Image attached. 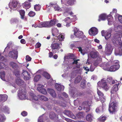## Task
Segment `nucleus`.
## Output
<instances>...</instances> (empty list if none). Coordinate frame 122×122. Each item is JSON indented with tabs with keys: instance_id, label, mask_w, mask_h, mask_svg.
Returning a JSON list of instances; mask_svg holds the SVG:
<instances>
[{
	"instance_id": "obj_1",
	"label": "nucleus",
	"mask_w": 122,
	"mask_h": 122,
	"mask_svg": "<svg viewBox=\"0 0 122 122\" xmlns=\"http://www.w3.org/2000/svg\"><path fill=\"white\" fill-rule=\"evenodd\" d=\"M111 62H109L107 63L104 62L100 65L103 69L105 70L110 71H114L117 70L119 67V65H114L110 66L112 65Z\"/></svg>"
},
{
	"instance_id": "obj_2",
	"label": "nucleus",
	"mask_w": 122,
	"mask_h": 122,
	"mask_svg": "<svg viewBox=\"0 0 122 122\" xmlns=\"http://www.w3.org/2000/svg\"><path fill=\"white\" fill-rule=\"evenodd\" d=\"M54 8L56 11H61L63 10V15L65 16H67L69 15H71L73 14V12L71 11V9L68 8L66 6L64 7H62L61 9L60 8L58 5L56 4Z\"/></svg>"
},
{
	"instance_id": "obj_3",
	"label": "nucleus",
	"mask_w": 122,
	"mask_h": 122,
	"mask_svg": "<svg viewBox=\"0 0 122 122\" xmlns=\"http://www.w3.org/2000/svg\"><path fill=\"white\" fill-rule=\"evenodd\" d=\"M97 87L99 88H102L106 91L108 90L109 88V86L106 81L104 79H102L101 81L98 82Z\"/></svg>"
},
{
	"instance_id": "obj_4",
	"label": "nucleus",
	"mask_w": 122,
	"mask_h": 122,
	"mask_svg": "<svg viewBox=\"0 0 122 122\" xmlns=\"http://www.w3.org/2000/svg\"><path fill=\"white\" fill-rule=\"evenodd\" d=\"M122 37V33L119 32L116 33L113 36L112 39V42L114 44L115 43H117L121 42V38Z\"/></svg>"
},
{
	"instance_id": "obj_5",
	"label": "nucleus",
	"mask_w": 122,
	"mask_h": 122,
	"mask_svg": "<svg viewBox=\"0 0 122 122\" xmlns=\"http://www.w3.org/2000/svg\"><path fill=\"white\" fill-rule=\"evenodd\" d=\"M98 87H97V93L99 97V99L95 97V99L98 101L99 100L102 103L104 102L106 100V97L104 96V93L98 89Z\"/></svg>"
},
{
	"instance_id": "obj_6",
	"label": "nucleus",
	"mask_w": 122,
	"mask_h": 122,
	"mask_svg": "<svg viewBox=\"0 0 122 122\" xmlns=\"http://www.w3.org/2000/svg\"><path fill=\"white\" fill-rule=\"evenodd\" d=\"M58 41L57 40H55L51 45V47L53 49L52 52L54 53H56L58 51L57 50H56L55 51L54 50L55 49H57L59 48H60L59 46L60 45H61V42H59L58 43H57Z\"/></svg>"
},
{
	"instance_id": "obj_7",
	"label": "nucleus",
	"mask_w": 122,
	"mask_h": 122,
	"mask_svg": "<svg viewBox=\"0 0 122 122\" xmlns=\"http://www.w3.org/2000/svg\"><path fill=\"white\" fill-rule=\"evenodd\" d=\"M90 102H83L82 104V107L81 106H80L78 109L79 110H81L83 109L86 112L89 111L90 110Z\"/></svg>"
},
{
	"instance_id": "obj_8",
	"label": "nucleus",
	"mask_w": 122,
	"mask_h": 122,
	"mask_svg": "<svg viewBox=\"0 0 122 122\" xmlns=\"http://www.w3.org/2000/svg\"><path fill=\"white\" fill-rule=\"evenodd\" d=\"M18 92V97L20 99L23 100L26 99V91L24 88L20 89Z\"/></svg>"
},
{
	"instance_id": "obj_9",
	"label": "nucleus",
	"mask_w": 122,
	"mask_h": 122,
	"mask_svg": "<svg viewBox=\"0 0 122 122\" xmlns=\"http://www.w3.org/2000/svg\"><path fill=\"white\" fill-rule=\"evenodd\" d=\"M113 49L112 46L110 44H107L106 46L105 51V54L107 56L110 55L112 52Z\"/></svg>"
},
{
	"instance_id": "obj_10",
	"label": "nucleus",
	"mask_w": 122,
	"mask_h": 122,
	"mask_svg": "<svg viewBox=\"0 0 122 122\" xmlns=\"http://www.w3.org/2000/svg\"><path fill=\"white\" fill-rule=\"evenodd\" d=\"M14 74L15 76L18 78L16 79V81L17 84L19 86H21L22 85H24L25 83L23 80H21L20 78V73L19 71H18L16 72H14Z\"/></svg>"
},
{
	"instance_id": "obj_11",
	"label": "nucleus",
	"mask_w": 122,
	"mask_h": 122,
	"mask_svg": "<svg viewBox=\"0 0 122 122\" xmlns=\"http://www.w3.org/2000/svg\"><path fill=\"white\" fill-rule=\"evenodd\" d=\"M73 31L74 32V34L75 36L79 38L82 37L83 34L82 32L79 31V29L75 27H73Z\"/></svg>"
},
{
	"instance_id": "obj_12",
	"label": "nucleus",
	"mask_w": 122,
	"mask_h": 122,
	"mask_svg": "<svg viewBox=\"0 0 122 122\" xmlns=\"http://www.w3.org/2000/svg\"><path fill=\"white\" fill-rule=\"evenodd\" d=\"M8 56L10 57L16 59L18 56V52L16 50H12L9 52Z\"/></svg>"
},
{
	"instance_id": "obj_13",
	"label": "nucleus",
	"mask_w": 122,
	"mask_h": 122,
	"mask_svg": "<svg viewBox=\"0 0 122 122\" xmlns=\"http://www.w3.org/2000/svg\"><path fill=\"white\" fill-rule=\"evenodd\" d=\"M116 103L114 102L109 103V110L110 113H113L115 111Z\"/></svg>"
},
{
	"instance_id": "obj_14",
	"label": "nucleus",
	"mask_w": 122,
	"mask_h": 122,
	"mask_svg": "<svg viewBox=\"0 0 122 122\" xmlns=\"http://www.w3.org/2000/svg\"><path fill=\"white\" fill-rule=\"evenodd\" d=\"M118 83L115 85L112 88L111 91V97L113 96L114 94H115L118 90V86L119 84Z\"/></svg>"
},
{
	"instance_id": "obj_15",
	"label": "nucleus",
	"mask_w": 122,
	"mask_h": 122,
	"mask_svg": "<svg viewBox=\"0 0 122 122\" xmlns=\"http://www.w3.org/2000/svg\"><path fill=\"white\" fill-rule=\"evenodd\" d=\"M97 29L95 27H92L89 30V33L91 36H94L98 33Z\"/></svg>"
},
{
	"instance_id": "obj_16",
	"label": "nucleus",
	"mask_w": 122,
	"mask_h": 122,
	"mask_svg": "<svg viewBox=\"0 0 122 122\" xmlns=\"http://www.w3.org/2000/svg\"><path fill=\"white\" fill-rule=\"evenodd\" d=\"M43 86L41 84H39L37 88V90L42 93L46 94L47 92L46 89L43 88Z\"/></svg>"
},
{
	"instance_id": "obj_17",
	"label": "nucleus",
	"mask_w": 122,
	"mask_h": 122,
	"mask_svg": "<svg viewBox=\"0 0 122 122\" xmlns=\"http://www.w3.org/2000/svg\"><path fill=\"white\" fill-rule=\"evenodd\" d=\"M48 22L49 27L50 28L56 24L58 22V21L56 19H54Z\"/></svg>"
},
{
	"instance_id": "obj_18",
	"label": "nucleus",
	"mask_w": 122,
	"mask_h": 122,
	"mask_svg": "<svg viewBox=\"0 0 122 122\" xmlns=\"http://www.w3.org/2000/svg\"><path fill=\"white\" fill-rule=\"evenodd\" d=\"M64 113L65 114L73 119H75L76 118L75 116L74 115L72 112L70 111L65 110Z\"/></svg>"
},
{
	"instance_id": "obj_19",
	"label": "nucleus",
	"mask_w": 122,
	"mask_h": 122,
	"mask_svg": "<svg viewBox=\"0 0 122 122\" xmlns=\"http://www.w3.org/2000/svg\"><path fill=\"white\" fill-rule=\"evenodd\" d=\"M39 28H49L48 21L41 22L39 23Z\"/></svg>"
},
{
	"instance_id": "obj_20",
	"label": "nucleus",
	"mask_w": 122,
	"mask_h": 122,
	"mask_svg": "<svg viewBox=\"0 0 122 122\" xmlns=\"http://www.w3.org/2000/svg\"><path fill=\"white\" fill-rule=\"evenodd\" d=\"M90 55L91 57L92 58L101 57L99 56V53L97 51L91 52L90 53Z\"/></svg>"
},
{
	"instance_id": "obj_21",
	"label": "nucleus",
	"mask_w": 122,
	"mask_h": 122,
	"mask_svg": "<svg viewBox=\"0 0 122 122\" xmlns=\"http://www.w3.org/2000/svg\"><path fill=\"white\" fill-rule=\"evenodd\" d=\"M55 87L57 90L59 91H63L64 88V86L58 83H56L55 84Z\"/></svg>"
},
{
	"instance_id": "obj_22",
	"label": "nucleus",
	"mask_w": 122,
	"mask_h": 122,
	"mask_svg": "<svg viewBox=\"0 0 122 122\" xmlns=\"http://www.w3.org/2000/svg\"><path fill=\"white\" fill-rule=\"evenodd\" d=\"M55 87L57 90L59 91H63L64 88V86L58 83H56L55 84Z\"/></svg>"
},
{
	"instance_id": "obj_23",
	"label": "nucleus",
	"mask_w": 122,
	"mask_h": 122,
	"mask_svg": "<svg viewBox=\"0 0 122 122\" xmlns=\"http://www.w3.org/2000/svg\"><path fill=\"white\" fill-rule=\"evenodd\" d=\"M115 54L116 56H121L122 55V50L121 48H116L115 51Z\"/></svg>"
},
{
	"instance_id": "obj_24",
	"label": "nucleus",
	"mask_w": 122,
	"mask_h": 122,
	"mask_svg": "<svg viewBox=\"0 0 122 122\" xmlns=\"http://www.w3.org/2000/svg\"><path fill=\"white\" fill-rule=\"evenodd\" d=\"M10 65L11 66L13 69L15 70L14 71V72H16L17 71H18L17 70V68L18 67V65L14 62L12 61L11 62L10 64Z\"/></svg>"
},
{
	"instance_id": "obj_25",
	"label": "nucleus",
	"mask_w": 122,
	"mask_h": 122,
	"mask_svg": "<svg viewBox=\"0 0 122 122\" xmlns=\"http://www.w3.org/2000/svg\"><path fill=\"white\" fill-rule=\"evenodd\" d=\"M105 106L104 104H103L102 106H100L97 107L96 109V112H97L101 113L103 112V110L104 109V107Z\"/></svg>"
},
{
	"instance_id": "obj_26",
	"label": "nucleus",
	"mask_w": 122,
	"mask_h": 122,
	"mask_svg": "<svg viewBox=\"0 0 122 122\" xmlns=\"http://www.w3.org/2000/svg\"><path fill=\"white\" fill-rule=\"evenodd\" d=\"M47 91L51 96L53 97H55L56 96V94L55 91L52 89H48Z\"/></svg>"
},
{
	"instance_id": "obj_27",
	"label": "nucleus",
	"mask_w": 122,
	"mask_h": 122,
	"mask_svg": "<svg viewBox=\"0 0 122 122\" xmlns=\"http://www.w3.org/2000/svg\"><path fill=\"white\" fill-rule=\"evenodd\" d=\"M52 34L53 36L57 37L60 33H59L58 30L56 28H54L52 29Z\"/></svg>"
},
{
	"instance_id": "obj_28",
	"label": "nucleus",
	"mask_w": 122,
	"mask_h": 122,
	"mask_svg": "<svg viewBox=\"0 0 122 122\" xmlns=\"http://www.w3.org/2000/svg\"><path fill=\"white\" fill-rule=\"evenodd\" d=\"M107 80V81L111 84L112 85L117 82V81L112 79V78L111 77H108Z\"/></svg>"
},
{
	"instance_id": "obj_29",
	"label": "nucleus",
	"mask_w": 122,
	"mask_h": 122,
	"mask_svg": "<svg viewBox=\"0 0 122 122\" xmlns=\"http://www.w3.org/2000/svg\"><path fill=\"white\" fill-rule=\"evenodd\" d=\"M23 8L26 10L28 9L30 7V3L29 2L26 1L22 5Z\"/></svg>"
},
{
	"instance_id": "obj_30",
	"label": "nucleus",
	"mask_w": 122,
	"mask_h": 122,
	"mask_svg": "<svg viewBox=\"0 0 122 122\" xmlns=\"http://www.w3.org/2000/svg\"><path fill=\"white\" fill-rule=\"evenodd\" d=\"M111 30H108L106 31L105 36L106 40H107L111 36Z\"/></svg>"
},
{
	"instance_id": "obj_31",
	"label": "nucleus",
	"mask_w": 122,
	"mask_h": 122,
	"mask_svg": "<svg viewBox=\"0 0 122 122\" xmlns=\"http://www.w3.org/2000/svg\"><path fill=\"white\" fill-rule=\"evenodd\" d=\"M31 99L33 101H37L38 100L39 98L38 96H36L35 94L31 93L30 94Z\"/></svg>"
},
{
	"instance_id": "obj_32",
	"label": "nucleus",
	"mask_w": 122,
	"mask_h": 122,
	"mask_svg": "<svg viewBox=\"0 0 122 122\" xmlns=\"http://www.w3.org/2000/svg\"><path fill=\"white\" fill-rule=\"evenodd\" d=\"M107 19L108 21V24L109 25H111L113 23L112 18L111 15H108L107 17Z\"/></svg>"
},
{
	"instance_id": "obj_33",
	"label": "nucleus",
	"mask_w": 122,
	"mask_h": 122,
	"mask_svg": "<svg viewBox=\"0 0 122 122\" xmlns=\"http://www.w3.org/2000/svg\"><path fill=\"white\" fill-rule=\"evenodd\" d=\"M114 29L116 32L118 31H122V26L121 25H118L116 26L114 25Z\"/></svg>"
},
{
	"instance_id": "obj_34",
	"label": "nucleus",
	"mask_w": 122,
	"mask_h": 122,
	"mask_svg": "<svg viewBox=\"0 0 122 122\" xmlns=\"http://www.w3.org/2000/svg\"><path fill=\"white\" fill-rule=\"evenodd\" d=\"M64 21L67 23L66 25V26L67 27L70 26V23L71 22V20L70 18L69 17L66 18L64 19Z\"/></svg>"
},
{
	"instance_id": "obj_35",
	"label": "nucleus",
	"mask_w": 122,
	"mask_h": 122,
	"mask_svg": "<svg viewBox=\"0 0 122 122\" xmlns=\"http://www.w3.org/2000/svg\"><path fill=\"white\" fill-rule=\"evenodd\" d=\"M0 101L5 102L7 99L8 96L6 94L0 95Z\"/></svg>"
},
{
	"instance_id": "obj_36",
	"label": "nucleus",
	"mask_w": 122,
	"mask_h": 122,
	"mask_svg": "<svg viewBox=\"0 0 122 122\" xmlns=\"http://www.w3.org/2000/svg\"><path fill=\"white\" fill-rule=\"evenodd\" d=\"M101 57H99L97 60L94 61V65L96 66H97L101 63Z\"/></svg>"
},
{
	"instance_id": "obj_37",
	"label": "nucleus",
	"mask_w": 122,
	"mask_h": 122,
	"mask_svg": "<svg viewBox=\"0 0 122 122\" xmlns=\"http://www.w3.org/2000/svg\"><path fill=\"white\" fill-rule=\"evenodd\" d=\"M57 37L59 40L58 41H62L64 39V35L63 34H60Z\"/></svg>"
},
{
	"instance_id": "obj_38",
	"label": "nucleus",
	"mask_w": 122,
	"mask_h": 122,
	"mask_svg": "<svg viewBox=\"0 0 122 122\" xmlns=\"http://www.w3.org/2000/svg\"><path fill=\"white\" fill-rule=\"evenodd\" d=\"M38 97L41 100L47 101L48 100V99L47 97L43 95H38Z\"/></svg>"
},
{
	"instance_id": "obj_39",
	"label": "nucleus",
	"mask_w": 122,
	"mask_h": 122,
	"mask_svg": "<svg viewBox=\"0 0 122 122\" xmlns=\"http://www.w3.org/2000/svg\"><path fill=\"white\" fill-rule=\"evenodd\" d=\"M99 19L98 20L100 21L101 20H106V15L105 14H103L100 15L99 17Z\"/></svg>"
},
{
	"instance_id": "obj_40",
	"label": "nucleus",
	"mask_w": 122,
	"mask_h": 122,
	"mask_svg": "<svg viewBox=\"0 0 122 122\" xmlns=\"http://www.w3.org/2000/svg\"><path fill=\"white\" fill-rule=\"evenodd\" d=\"M82 78V77L80 76H78L75 78L74 81V83L76 84L79 82Z\"/></svg>"
},
{
	"instance_id": "obj_41",
	"label": "nucleus",
	"mask_w": 122,
	"mask_h": 122,
	"mask_svg": "<svg viewBox=\"0 0 122 122\" xmlns=\"http://www.w3.org/2000/svg\"><path fill=\"white\" fill-rule=\"evenodd\" d=\"M93 116L92 114H89L86 117V120L91 122L92 120Z\"/></svg>"
},
{
	"instance_id": "obj_42",
	"label": "nucleus",
	"mask_w": 122,
	"mask_h": 122,
	"mask_svg": "<svg viewBox=\"0 0 122 122\" xmlns=\"http://www.w3.org/2000/svg\"><path fill=\"white\" fill-rule=\"evenodd\" d=\"M64 58L66 60V59H73V55L72 54H69L66 56H65Z\"/></svg>"
},
{
	"instance_id": "obj_43",
	"label": "nucleus",
	"mask_w": 122,
	"mask_h": 122,
	"mask_svg": "<svg viewBox=\"0 0 122 122\" xmlns=\"http://www.w3.org/2000/svg\"><path fill=\"white\" fill-rule=\"evenodd\" d=\"M0 78L3 81H5V73L4 71H1L0 72Z\"/></svg>"
},
{
	"instance_id": "obj_44",
	"label": "nucleus",
	"mask_w": 122,
	"mask_h": 122,
	"mask_svg": "<svg viewBox=\"0 0 122 122\" xmlns=\"http://www.w3.org/2000/svg\"><path fill=\"white\" fill-rule=\"evenodd\" d=\"M6 118L4 114H0V122H3L6 120Z\"/></svg>"
},
{
	"instance_id": "obj_45",
	"label": "nucleus",
	"mask_w": 122,
	"mask_h": 122,
	"mask_svg": "<svg viewBox=\"0 0 122 122\" xmlns=\"http://www.w3.org/2000/svg\"><path fill=\"white\" fill-rule=\"evenodd\" d=\"M19 12L21 16V19H23L24 17L25 11L23 10H19Z\"/></svg>"
},
{
	"instance_id": "obj_46",
	"label": "nucleus",
	"mask_w": 122,
	"mask_h": 122,
	"mask_svg": "<svg viewBox=\"0 0 122 122\" xmlns=\"http://www.w3.org/2000/svg\"><path fill=\"white\" fill-rule=\"evenodd\" d=\"M42 75L47 79H49L50 78V76L46 72H44L43 73Z\"/></svg>"
},
{
	"instance_id": "obj_47",
	"label": "nucleus",
	"mask_w": 122,
	"mask_h": 122,
	"mask_svg": "<svg viewBox=\"0 0 122 122\" xmlns=\"http://www.w3.org/2000/svg\"><path fill=\"white\" fill-rule=\"evenodd\" d=\"M73 60L74 61L73 62V64H75L76 65V67L75 68H78L79 67V66L78 65V62H77L79 60V59H73Z\"/></svg>"
},
{
	"instance_id": "obj_48",
	"label": "nucleus",
	"mask_w": 122,
	"mask_h": 122,
	"mask_svg": "<svg viewBox=\"0 0 122 122\" xmlns=\"http://www.w3.org/2000/svg\"><path fill=\"white\" fill-rule=\"evenodd\" d=\"M106 117L104 116H101L99 118H98V120L99 121L102 122H104L106 119Z\"/></svg>"
},
{
	"instance_id": "obj_49",
	"label": "nucleus",
	"mask_w": 122,
	"mask_h": 122,
	"mask_svg": "<svg viewBox=\"0 0 122 122\" xmlns=\"http://www.w3.org/2000/svg\"><path fill=\"white\" fill-rule=\"evenodd\" d=\"M3 111L9 114L10 113L9 109L7 107L5 106V107L3 109Z\"/></svg>"
},
{
	"instance_id": "obj_50",
	"label": "nucleus",
	"mask_w": 122,
	"mask_h": 122,
	"mask_svg": "<svg viewBox=\"0 0 122 122\" xmlns=\"http://www.w3.org/2000/svg\"><path fill=\"white\" fill-rule=\"evenodd\" d=\"M10 23H17L19 21L17 19H12L10 20Z\"/></svg>"
},
{
	"instance_id": "obj_51",
	"label": "nucleus",
	"mask_w": 122,
	"mask_h": 122,
	"mask_svg": "<svg viewBox=\"0 0 122 122\" xmlns=\"http://www.w3.org/2000/svg\"><path fill=\"white\" fill-rule=\"evenodd\" d=\"M7 65H5L2 62H0V69L6 68L7 67Z\"/></svg>"
},
{
	"instance_id": "obj_52",
	"label": "nucleus",
	"mask_w": 122,
	"mask_h": 122,
	"mask_svg": "<svg viewBox=\"0 0 122 122\" xmlns=\"http://www.w3.org/2000/svg\"><path fill=\"white\" fill-rule=\"evenodd\" d=\"M76 116L78 118H81L83 117L84 115L83 112H80L76 114Z\"/></svg>"
},
{
	"instance_id": "obj_53",
	"label": "nucleus",
	"mask_w": 122,
	"mask_h": 122,
	"mask_svg": "<svg viewBox=\"0 0 122 122\" xmlns=\"http://www.w3.org/2000/svg\"><path fill=\"white\" fill-rule=\"evenodd\" d=\"M49 116L51 119H53L55 117L56 115L54 112H51L50 113Z\"/></svg>"
},
{
	"instance_id": "obj_54",
	"label": "nucleus",
	"mask_w": 122,
	"mask_h": 122,
	"mask_svg": "<svg viewBox=\"0 0 122 122\" xmlns=\"http://www.w3.org/2000/svg\"><path fill=\"white\" fill-rule=\"evenodd\" d=\"M86 85V81L85 80H82L81 82V86L82 88H84Z\"/></svg>"
},
{
	"instance_id": "obj_55",
	"label": "nucleus",
	"mask_w": 122,
	"mask_h": 122,
	"mask_svg": "<svg viewBox=\"0 0 122 122\" xmlns=\"http://www.w3.org/2000/svg\"><path fill=\"white\" fill-rule=\"evenodd\" d=\"M34 9L36 11H38L40 10V6L39 5H36L34 6Z\"/></svg>"
},
{
	"instance_id": "obj_56",
	"label": "nucleus",
	"mask_w": 122,
	"mask_h": 122,
	"mask_svg": "<svg viewBox=\"0 0 122 122\" xmlns=\"http://www.w3.org/2000/svg\"><path fill=\"white\" fill-rule=\"evenodd\" d=\"M67 3L70 5H73L74 2V0H67Z\"/></svg>"
},
{
	"instance_id": "obj_57",
	"label": "nucleus",
	"mask_w": 122,
	"mask_h": 122,
	"mask_svg": "<svg viewBox=\"0 0 122 122\" xmlns=\"http://www.w3.org/2000/svg\"><path fill=\"white\" fill-rule=\"evenodd\" d=\"M41 77L40 76L38 75L36 76L34 78V81H37Z\"/></svg>"
},
{
	"instance_id": "obj_58",
	"label": "nucleus",
	"mask_w": 122,
	"mask_h": 122,
	"mask_svg": "<svg viewBox=\"0 0 122 122\" xmlns=\"http://www.w3.org/2000/svg\"><path fill=\"white\" fill-rule=\"evenodd\" d=\"M35 14H36L34 12L31 11L29 13L28 15L30 17H33L35 15Z\"/></svg>"
},
{
	"instance_id": "obj_59",
	"label": "nucleus",
	"mask_w": 122,
	"mask_h": 122,
	"mask_svg": "<svg viewBox=\"0 0 122 122\" xmlns=\"http://www.w3.org/2000/svg\"><path fill=\"white\" fill-rule=\"evenodd\" d=\"M0 60L3 62H5L6 61V60L3 56H1L0 54Z\"/></svg>"
},
{
	"instance_id": "obj_60",
	"label": "nucleus",
	"mask_w": 122,
	"mask_h": 122,
	"mask_svg": "<svg viewBox=\"0 0 122 122\" xmlns=\"http://www.w3.org/2000/svg\"><path fill=\"white\" fill-rule=\"evenodd\" d=\"M22 74L24 76H26L27 75L29 76V75H30L28 72L27 71L25 70L23 71V72H22Z\"/></svg>"
},
{
	"instance_id": "obj_61",
	"label": "nucleus",
	"mask_w": 122,
	"mask_h": 122,
	"mask_svg": "<svg viewBox=\"0 0 122 122\" xmlns=\"http://www.w3.org/2000/svg\"><path fill=\"white\" fill-rule=\"evenodd\" d=\"M12 44V42H10L9 43L7 44V46L5 48V51H6L7 49L9 48L10 46Z\"/></svg>"
},
{
	"instance_id": "obj_62",
	"label": "nucleus",
	"mask_w": 122,
	"mask_h": 122,
	"mask_svg": "<svg viewBox=\"0 0 122 122\" xmlns=\"http://www.w3.org/2000/svg\"><path fill=\"white\" fill-rule=\"evenodd\" d=\"M43 118L42 116L39 117L38 119V122H43Z\"/></svg>"
},
{
	"instance_id": "obj_63",
	"label": "nucleus",
	"mask_w": 122,
	"mask_h": 122,
	"mask_svg": "<svg viewBox=\"0 0 122 122\" xmlns=\"http://www.w3.org/2000/svg\"><path fill=\"white\" fill-rule=\"evenodd\" d=\"M12 6L13 8H15L16 7L17 5V2L16 1H13L12 3Z\"/></svg>"
},
{
	"instance_id": "obj_64",
	"label": "nucleus",
	"mask_w": 122,
	"mask_h": 122,
	"mask_svg": "<svg viewBox=\"0 0 122 122\" xmlns=\"http://www.w3.org/2000/svg\"><path fill=\"white\" fill-rule=\"evenodd\" d=\"M26 60L27 61H31V58L28 55H27L26 56Z\"/></svg>"
}]
</instances>
